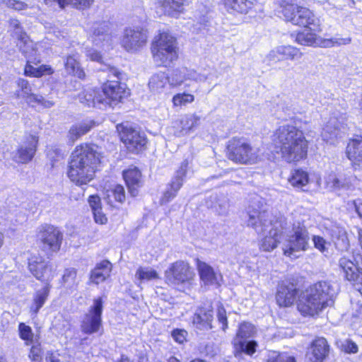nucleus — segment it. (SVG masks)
Returning a JSON list of instances; mask_svg holds the SVG:
<instances>
[{"instance_id":"58","label":"nucleus","mask_w":362,"mask_h":362,"mask_svg":"<svg viewBox=\"0 0 362 362\" xmlns=\"http://www.w3.org/2000/svg\"><path fill=\"white\" fill-rule=\"evenodd\" d=\"M189 164V161L187 159L184 160L177 170L175 173V177L180 178L184 180V177L186 175L187 170L188 169V166Z\"/></svg>"},{"instance_id":"9","label":"nucleus","mask_w":362,"mask_h":362,"mask_svg":"<svg viewBox=\"0 0 362 362\" xmlns=\"http://www.w3.org/2000/svg\"><path fill=\"white\" fill-rule=\"evenodd\" d=\"M103 302L100 297L93 300L88 312L83 316L81 322V330L86 334L98 333L102 328V313Z\"/></svg>"},{"instance_id":"61","label":"nucleus","mask_w":362,"mask_h":362,"mask_svg":"<svg viewBox=\"0 0 362 362\" xmlns=\"http://www.w3.org/2000/svg\"><path fill=\"white\" fill-rule=\"evenodd\" d=\"M9 24L10 27L13 29L14 34L17 36L18 40H19L21 35H26L25 33L23 32L20 23L18 20L11 19Z\"/></svg>"},{"instance_id":"54","label":"nucleus","mask_w":362,"mask_h":362,"mask_svg":"<svg viewBox=\"0 0 362 362\" xmlns=\"http://www.w3.org/2000/svg\"><path fill=\"white\" fill-rule=\"evenodd\" d=\"M86 56L91 61L102 63L103 57L101 52L93 47L85 48Z\"/></svg>"},{"instance_id":"18","label":"nucleus","mask_w":362,"mask_h":362,"mask_svg":"<svg viewBox=\"0 0 362 362\" xmlns=\"http://www.w3.org/2000/svg\"><path fill=\"white\" fill-rule=\"evenodd\" d=\"M193 276L187 262L177 261L172 264L165 271V276L168 284L172 286H179L189 281Z\"/></svg>"},{"instance_id":"1","label":"nucleus","mask_w":362,"mask_h":362,"mask_svg":"<svg viewBox=\"0 0 362 362\" xmlns=\"http://www.w3.org/2000/svg\"><path fill=\"white\" fill-rule=\"evenodd\" d=\"M274 151L287 163L298 162L306 158L308 142L303 132L294 125L279 127L273 134Z\"/></svg>"},{"instance_id":"27","label":"nucleus","mask_w":362,"mask_h":362,"mask_svg":"<svg viewBox=\"0 0 362 362\" xmlns=\"http://www.w3.org/2000/svg\"><path fill=\"white\" fill-rule=\"evenodd\" d=\"M356 181V177L352 175L331 173L325 177L327 187L334 192L351 190Z\"/></svg>"},{"instance_id":"7","label":"nucleus","mask_w":362,"mask_h":362,"mask_svg":"<svg viewBox=\"0 0 362 362\" xmlns=\"http://www.w3.org/2000/svg\"><path fill=\"white\" fill-rule=\"evenodd\" d=\"M227 156L235 163L252 165L260 160V151L246 139L234 137L228 141Z\"/></svg>"},{"instance_id":"34","label":"nucleus","mask_w":362,"mask_h":362,"mask_svg":"<svg viewBox=\"0 0 362 362\" xmlns=\"http://www.w3.org/2000/svg\"><path fill=\"white\" fill-rule=\"evenodd\" d=\"M123 177L129 188L132 196L135 197L138 194V187H139L141 173L138 168L134 167L124 171Z\"/></svg>"},{"instance_id":"60","label":"nucleus","mask_w":362,"mask_h":362,"mask_svg":"<svg viewBox=\"0 0 362 362\" xmlns=\"http://www.w3.org/2000/svg\"><path fill=\"white\" fill-rule=\"evenodd\" d=\"M94 220L97 223L105 224L107 221V218L105 214L103 212L102 208L95 209L93 211Z\"/></svg>"},{"instance_id":"12","label":"nucleus","mask_w":362,"mask_h":362,"mask_svg":"<svg viewBox=\"0 0 362 362\" xmlns=\"http://www.w3.org/2000/svg\"><path fill=\"white\" fill-rule=\"evenodd\" d=\"M37 238L44 250L56 252L61 247L63 234L58 228L45 223L37 228Z\"/></svg>"},{"instance_id":"39","label":"nucleus","mask_w":362,"mask_h":362,"mask_svg":"<svg viewBox=\"0 0 362 362\" xmlns=\"http://www.w3.org/2000/svg\"><path fill=\"white\" fill-rule=\"evenodd\" d=\"M78 97L80 102L88 107H98L99 108L104 107L103 103L98 101V98L102 97V93L99 90L88 88L81 93Z\"/></svg>"},{"instance_id":"35","label":"nucleus","mask_w":362,"mask_h":362,"mask_svg":"<svg viewBox=\"0 0 362 362\" xmlns=\"http://www.w3.org/2000/svg\"><path fill=\"white\" fill-rule=\"evenodd\" d=\"M317 32L306 28L299 32L296 37V42L305 46H320L322 47L323 40L317 34Z\"/></svg>"},{"instance_id":"15","label":"nucleus","mask_w":362,"mask_h":362,"mask_svg":"<svg viewBox=\"0 0 362 362\" xmlns=\"http://www.w3.org/2000/svg\"><path fill=\"white\" fill-rule=\"evenodd\" d=\"M147 38V33L144 28L129 27L124 31L121 45L128 52H136L146 45Z\"/></svg>"},{"instance_id":"17","label":"nucleus","mask_w":362,"mask_h":362,"mask_svg":"<svg viewBox=\"0 0 362 362\" xmlns=\"http://www.w3.org/2000/svg\"><path fill=\"white\" fill-rule=\"evenodd\" d=\"M38 144V136L25 134L16 151L13 153V160L18 163H28L34 157Z\"/></svg>"},{"instance_id":"57","label":"nucleus","mask_w":362,"mask_h":362,"mask_svg":"<svg viewBox=\"0 0 362 362\" xmlns=\"http://www.w3.org/2000/svg\"><path fill=\"white\" fill-rule=\"evenodd\" d=\"M42 349L40 345L33 346L30 349L29 357L32 362H41Z\"/></svg>"},{"instance_id":"53","label":"nucleus","mask_w":362,"mask_h":362,"mask_svg":"<svg viewBox=\"0 0 362 362\" xmlns=\"http://www.w3.org/2000/svg\"><path fill=\"white\" fill-rule=\"evenodd\" d=\"M267 362H296V360L293 356L274 352L269 356Z\"/></svg>"},{"instance_id":"26","label":"nucleus","mask_w":362,"mask_h":362,"mask_svg":"<svg viewBox=\"0 0 362 362\" xmlns=\"http://www.w3.org/2000/svg\"><path fill=\"white\" fill-rule=\"evenodd\" d=\"M90 38L94 46L103 49H109L112 41L109 23L107 22L94 23L90 30Z\"/></svg>"},{"instance_id":"37","label":"nucleus","mask_w":362,"mask_h":362,"mask_svg":"<svg viewBox=\"0 0 362 362\" xmlns=\"http://www.w3.org/2000/svg\"><path fill=\"white\" fill-rule=\"evenodd\" d=\"M224 8L230 13H247L252 7L249 0H222Z\"/></svg>"},{"instance_id":"33","label":"nucleus","mask_w":362,"mask_h":362,"mask_svg":"<svg viewBox=\"0 0 362 362\" xmlns=\"http://www.w3.org/2000/svg\"><path fill=\"white\" fill-rule=\"evenodd\" d=\"M112 271V264L107 260H103L98 263L92 270L90 280L92 283L99 284L110 276Z\"/></svg>"},{"instance_id":"40","label":"nucleus","mask_w":362,"mask_h":362,"mask_svg":"<svg viewBox=\"0 0 362 362\" xmlns=\"http://www.w3.org/2000/svg\"><path fill=\"white\" fill-rule=\"evenodd\" d=\"M79 55L78 53L69 54L65 62V69L70 74L77 76L79 78L85 77V72L81 67L79 61Z\"/></svg>"},{"instance_id":"32","label":"nucleus","mask_w":362,"mask_h":362,"mask_svg":"<svg viewBox=\"0 0 362 362\" xmlns=\"http://www.w3.org/2000/svg\"><path fill=\"white\" fill-rule=\"evenodd\" d=\"M51 284H45L41 289L35 292L33 297V303L30 307V313L35 317L40 308L44 305L49 295Z\"/></svg>"},{"instance_id":"56","label":"nucleus","mask_w":362,"mask_h":362,"mask_svg":"<svg viewBox=\"0 0 362 362\" xmlns=\"http://www.w3.org/2000/svg\"><path fill=\"white\" fill-rule=\"evenodd\" d=\"M341 350L348 354H356L358 352V346L351 340L346 339L341 345Z\"/></svg>"},{"instance_id":"62","label":"nucleus","mask_w":362,"mask_h":362,"mask_svg":"<svg viewBox=\"0 0 362 362\" xmlns=\"http://www.w3.org/2000/svg\"><path fill=\"white\" fill-rule=\"evenodd\" d=\"M176 195L177 193L172 190L169 186H168L160 201L162 204L168 203L170 202L173 199H174L176 197Z\"/></svg>"},{"instance_id":"28","label":"nucleus","mask_w":362,"mask_h":362,"mask_svg":"<svg viewBox=\"0 0 362 362\" xmlns=\"http://www.w3.org/2000/svg\"><path fill=\"white\" fill-rule=\"evenodd\" d=\"M301 57L302 53L298 48L291 45H281L271 50L267 59L271 62H276L284 60H298Z\"/></svg>"},{"instance_id":"47","label":"nucleus","mask_w":362,"mask_h":362,"mask_svg":"<svg viewBox=\"0 0 362 362\" xmlns=\"http://www.w3.org/2000/svg\"><path fill=\"white\" fill-rule=\"evenodd\" d=\"M105 199L111 206H114V202L122 203L125 199L124 187L122 185H117L112 189L107 190Z\"/></svg>"},{"instance_id":"8","label":"nucleus","mask_w":362,"mask_h":362,"mask_svg":"<svg viewBox=\"0 0 362 362\" xmlns=\"http://www.w3.org/2000/svg\"><path fill=\"white\" fill-rule=\"evenodd\" d=\"M309 247V233L304 223L296 221L293 223L290 234L282 243V250L285 256L296 258L297 252H305Z\"/></svg>"},{"instance_id":"29","label":"nucleus","mask_w":362,"mask_h":362,"mask_svg":"<svg viewBox=\"0 0 362 362\" xmlns=\"http://www.w3.org/2000/svg\"><path fill=\"white\" fill-rule=\"evenodd\" d=\"M329 346L323 337L315 339L311 344L307 352V357L310 362H323L327 357Z\"/></svg>"},{"instance_id":"19","label":"nucleus","mask_w":362,"mask_h":362,"mask_svg":"<svg viewBox=\"0 0 362 362\" xmlns=\"http://www.w3.org/2000/svg\"><path fill=\"white\" fill-rule=\"evenodd\" d=\"M28 268L37 279L45 284H50L56 275V269L42 257H33L29 261Z\"/></svg>"},{"instance_id":"63","label":"nucleus","mask_w":362,"mask_h":362,"mask_svg":"<svg viewBox=\"0 0 362 362\" xmlns=\"http://www.w3.org/2000/svg\"><path fill=\"white\" fill-rule=\"evenodd\" d=\"M88 203L92 209V211H95V209L101 208L100 199L97 195L90 196L88 199Z\"/></svg>"},{"instance_id":"25","label":"nucleus","mask_w":362,"mask_h":362,"mask_svg":"<svg viewBox=\"0 0 362 362\" xmlns=\"http://www.w3.org/2000/svg\"><path fill=\"white\" fill-rule=\"evenodd\" d=\"M298 291L296 286L289 279L281 281L277 287L276 300L280 307H289L296 300Z\"/></svg>"},{"instance_id":"11","label":"nucleus","mask_w":362,"mask_h":362,"mask_svg":"<svg viewBox=\"0 0 362 362\" xmlns=\"http://www.w3.org/2000/svg\"><path fill=\"white\" fill-rule=\"evenodd\" d=\"M101 93L102 97H98V101L103 103L104 107L116 105L129 95L126 86L115 80H107L103 85Z\"/></svg>"},{"instance_id":"50","label":"nucleus","mask_w":362,"mask_h":362,"mask_svg":"<svg viewBox=\"0 0 362 362\" xmlns=\"http://www.w3.org/2000/svg\"><path fill=\"white\" fill-rule=\"evenodd\" d=\"M194 96L192 94L182 93H177L173 97L172 102L175 107L185 106L193 103Z\"/></svg>"},{"instance_id":"13","label":"nucleus","mask_w":362,"mask_h":362,"mask_svg":"<svg viewBox=\"0 0 362 362\" xmlns=\"http://www.w3.org/2000/svg\"><path fill=\"white\" fill-rule=\"evenodd\" d=\"M117 130L119 134L121 141L129 151H139L146 144L144 134L136 130L129 124H118Z\"/></svg>"},{"instance_id":"31","label":"nucleus","mask_w":362,"mask_h":362,"mask_svg":"<svg viewBox=\"0 0 362 362\" xmlns=\"http://www.w3.org/2000/svg\"><path fill=\"white\" fill-rule=\"evenodd\" d=\"M348 158L355 169H362V137L351 139L346 151Z\"/></svg>"},{"instance_id":"59","label":"nucleus","mask_w":362,"mask_h":362,"mask_svg":"<svg viewBox=\"0 0 362 362\" xmlns=\"http://www.w3.org/2000/svg\"><path fill=\"white\" fill-rule=\"evenodd\" d=\"M187 332L184 329H175L172 332V337L175 341L182 344L186 341Z\"/></svg>"},{"instance_id":"52","label":"nucleus","mask_w":362,"mask_h":362,"mask_svg":"<svg viewBox=\"0 0 362 362\" xmlns=\"http://www.w3.org/2000/svg\"><path fill=\"white\" fill-rule=\"evenodd\" d=\"M351 37H333L331 39L323 40L322 47H332L334 46L346 45L351 43Z\"/></svg>"},{"instance_id":"5","label":"nucleus","mask_w":362,"mask_h":362,"mask_svg":"<svg viewBox=\"0 0 362 362\" xmlns=\"http://www.w3.org/2000/svg\"><path fill=\"white\" fill-rule=\"evenodd\" d=\"M296 2L297 0H274L278 11L284 16L285 21L315 32H321L320 20L310 9L297 5Z\"/></svg>"},{"instance_id":"38","label":"nucleus","mask_w":362,"mask_h":362,"mask_svg":"<svg viewBox=\"0 0 362 362\" xmlns=\"http://www.w3.org/2000/svg\"><path fill=\"white\" fill-rule=\"evenodd\" d=\"M308 173L301 168L294 169L291 171L288 178L290 185L297 189L303 190V187L309 183Z\"/></svg>"},{"instance_id":"48","label":"nucleus","mask_w":362,"mask_h":362,"mask_svg":"<svg viewBox=\"0 0 362 362\" xmlns=\"http://www.w3.org/2000/svg\"><path fill=\"white\" fill-rule=\"evenodd\" d=\"M18 333L20 338L23 340L26 345L33 342L34 333L32 328L23 322L18 325Z\"/></svg>"},{"instance_id":"23","label":"nucleus","mask_w":362,"mask_h":362,"mask_svg":"<svg viewBox=\"0 0 362 362\" xmlns=\"http://www.w3.org/2000/svg\"><path fill=\"white\" fill-rule=\"evenodd\" d=\"M346 119V115L333 112L322 129V139L330 144H334L340 134V129Z\"/></svg>"},{"instance_id":"49","label":"nucleus","mask_w":362,"mask_h":362,"mask_svg":"<svg viewBox=\"0 0 362 362\" xmlns=\"http://www.w3.org/2000/svg\"><path fill=\"white\" fill-rule=\"evenodd\" d=\"M315 248L320 251L322 254L327 256L329 254V247L331 245L329 242H327L323 237L314 235L312 237Z\"/></svg>"},{"instance_id":"10","label":"nucleus","mask_w":362,"mask_h":362,"mask_svg":"<svg viewBox=\"0 0 362 362\" xmlns=\"http://www.w3.org/2000/svg\"><path fill=\"white\" fill-rule=\"evenodd\" d=\"M320 228L325 235L331 238L339 251H347L350 246L347 233L344 227L330 219H324Z\"/></svg>"},{"instance_id":"46","label":"nucleus","mask_w":362,"mask_h":362,"mask_svg":"<svg viewBox=\"0 0 362 362\" xmlns=\"http://www.w3.org/2000/svg\"><path fill=\"white\" fill-rule=\"evenodd\" d=\"M135 278L140 286L143 283L159 278L157 272L151 267H139L135 274Z\"/></svg>"},{"instance_id":"2","label":"nucleus","mask_w":362,"mask_h":362,"mask_svg":"<svg viewBox=\"0 0 362 362\" xmlns=\"http://www.w3.org/2000/svg\"><path fill=\"white\" fill-rule=\"evenodd\" d=\"M247 225L252 227L257 233H264L266 235L259 243L260 250L270 252L277 247L281 243L282 235L286 229V218L283 215L273 216L266 211H260L249 206Z\"/></svg>"},{"instance_id":"24","label":"nucleus","mask_w":362,"mask_h":362,"mask_svg":"<svg viewBox=\"0 0 362 362\" xmlns=\"http://www.w3.org/2000/svg\"><path fill=\"white\" fill-rule=\"evenodd\" d=\"M359 255L353 252L354 262L346 257H341L339 259V267L341 273L346 280L362 286V272L361 267L358 266L357 260V257Z\"/></svg>"},{"instance_id":"42","label":"nucleus","mask_w":362,"mask_h":362,"mask_svg":"<svg viewBox=\"0 0 362 362\" xmlns=\"http://www.w3.org/2000/svg\"><path fill=\"white\" fill-rule=\"evenodd\" d=\"M190 1L191 0H159V4L166 14L175 16L182 11L185 5Z\"/></svg>"},{"instance_id":"3","label":"nucleus","mask_w":362,"mask_h":362,"mask_svg":"<svg viewBox=\"0 0 362 362\" xmlns=\"http://www.w3.org/2000/svg\"><path fill=\"white\" fill-rule=\"evenodd\" d=\"M100 163L99 154L93 146H77L71 156L68 177L76 185H86L93 179Z\"/></svg>"},{"instance_id":"41","label":"nucleus","mask_w":362,"mask_h":362,"mask_svg":"<svg viewBox=\"0 0 362 362\" xmlns=\"http://www.w3.org/2000/svg\"><path fill=\"white\" fill-rule=\"evenodd\" d=\"M78 284L77 269L74 267L66 268L61 279L62 286L68 291H73L76 290Z\"/></svg>"},{"instance_id":"16","label":"nucleus","mask_w":362,"mask_h":362,"mask_svg":"<svg viewBox=\"0 0 362 362\" xmlns=\"http://www.w3.org/2000/svg\"><path fill=\"white\" fill-rule=\"evenodd\" d=\"M254 333L255 327L252 324L244 322L240 325L236 337L233 340V344L237 352H244L248 355H252L256 351L257 346L256 341H245L243 340L252 337Z\"/></svg>"},{"instance_id":"51","label":"nucleus","mask_w":362,"mask_h":362,"mask_svg":"<svg viewBox=\"0 0 362 362\" xmlns=\"http://www.w3.org/2000/svg\"><path fill=\"white\" fill-rule=\"evenodd\" d=\"M0 6L21 11L28 8V5L23 1L18 0H1Z\"/></svg>"},{"instance_id":"6","label":"nucleus","mask_w":362,"mask_h":362,"mask_svg":"<svg viewBox=\"0 0 362 362\" xmlns=\"http://www.w3.org/2000/svg\"><path fill=\"white\" fill-rule=\"evenodd\" d=\"M151 52L153 62L157 66H170L178 58L176 38L168 32L159 33L151 42Z\"/></svg>"},{"instance_id":"64","label":"nucleus","mask_w":362,"mask_h":362,"mask_svg":"<svg viewBox=\"0 0 362 362\" xmlns=\"http://www.w3.org/2000/svg\"><path fill=\"white\" fill-rule=\"evenodd\" d=\"M183 181L184 180L180 178L173 177V178L171 180V182L169 184L168 186L170 187L172 190L177 193V192L180 190V189L183 185Z\"/></svg>"},{"instance_id":"14","label":"nucleus","mask_w":362,"mask_h":362,"mask_svg":"<svg viewBox=\"0 0 362 362\" xmlns=\"http://www.w3.org/2000/svg\"><path fill=\"white\" fill-rule=\"evenodd\" d=\"M211 80V74L198 73L194 70L181 68L174 70L168 77V83L172 87H178L184 84L185 87H189L188 81L204 82Z\"/></svg>"},{"instance_id":"20","label":"nucleus","mask_w":362,"mask_h":362,"mask_svg":"<svg viewBox=\"0 0 362 362\" xmlns=\"http://www.w3.org/2000/svg\"><path fill=\"white\" fill-rule=\"evenodd\" d=\"M17 45L27 59V63L37 64L41 62L42 54L45 51L42 43L34 42L27 35H21Z\"/></svg>"},{"instance_id":"21","label":"nucleus","mask_w":362,"mask_h":362,"mask_svg":"<svg viewBox=\"0 0 362 362\" xmlns=\"http://www.w3.org/2000/svg\"><path fill=\"white\" fill-rule=\"evenodd\" d=\"M16 83L19 88L16 93V97L25 99L29 105L32 106L39 105L45 108H50L54 105L52 101L45 99L42 95L32 93V88L28 81L18 78Z\"/></svg>"},{"instance_id":"22","label":"nucleus","mask_w":362,"mask_h":362,"mask_svg":"<svg viewBox=\"0 0 362 362\" xmlns=\"http://www.w3.org/2000/svg\"><path fill=\"white\" fill-rule=\"evenodd\" d=\"M201 117L195 113L182 115L173 122V134L177 137L187 136L194 132L199 126Z\"/></svg>"},{"instance_id":"44","label":"nucleus","mask_w":362,"mask_h":362,"mask_svg":"<svg viewBox=\"0 0 362 362\" xmlns=\"http://www.w3.org/2000/svg\"><path fill=\"white\" fill-rule=\"evenodd\" d=\"M92 127L93 122L90 121H85L76 124L70 128L68 136L72 142H74L82 135L89 132Z\"/></svg>"},{"instance_id":"4","label":"nucleus","mask_w":362,"mask_h":362,"mask_svg":"<svg viewBox=\"0 0 362 362\" xmlns=\"http://www.w3.org/2000/svg\"><path fill=\"white\" fill-rule=\"evenodd\" d=\"M337 291L327 281L317 282L299 296L298 310L303 315H318L324 308L334 305Z\"/></svg>"},{"instance_id":"36","label":"nucleus","mask_w":362,"mask_h":362,"mask_svg":"<svg viewBox=\"0 0 362 362\" xmlns=\"http://www.w3.org/2000/svg\"><path fill=\"white\" fill-rule=\"evenodd\" d=\"M197 266L200 279L205 285H215L218 284V275L210 265L198 259Z\"/></svg>"},{"instance_id":"30","label":"nucleus","mask_w":362,"mask_h":362,"mask_svg":"<svg viewBox=\"0 0 362 362\" xmlns=\"http://www.w3.org/2000/svg\"><path fill=\"white\" fill-rule=\"evenodd\" d=\"M213 311L211 306L199 308L192 318L194 326L199 330H209L212 328Z\"/></svg>"},{"instance_id":"45","label":"nucleus","mask_w":362,"mask_h":362,"mask_svg":"<svg viewBox=\"0 0 362 362\" xmlns=\"http://www.w3.org/2000/svg\"><path fill=\"white\" fill-rule=\"evenodd\" d=\"M168 82V76L163 72L153 75L148 82L150 90L153 93H160Z\"/></svg>"},{"instance_id":"43","label":"nucleus","mask_w":362,"mask_h":362,"mask_svg":"<svg viewBox=\"0 0 362 362\" xmlns=\"http://www.w3.org/2000/svg\"><path fill=\"white\" fill-rule=\"evenodd\" d=\"M33 63H26L24 68V74L29 77L39 78L45 75H51L54 73L49 65L43 64L39 67H34Z\"/></svg>"},{"instance_id":"55","label":"nucleus","mask_w":362,"mask_h":362,"mask_svg":"<svg viewBox=\"0 0 362 362\" xmlns=\"http://www.w3.org/2000/svg\"><path fill=\"white\" fill-rule=\"evenodd\" d=\"M216 317L218 322L221 325V329L226 331L228 328V321L226 310L222 305L218 307Z\"/></svg>"}]
</instances>
